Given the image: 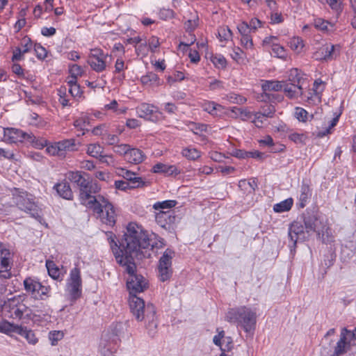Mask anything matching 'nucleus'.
<instances>
[{"label":"nucleus","instance_id":"obj_1","mask_svg":"<svg viewBox=\"0 0 356 356\" xmlns=\"http://www.w3.org/2000/svg\"><path fill=\"white\" fill-rule=\"evenodd\" d=\"M153 246L147 232L137 224H131L120 243V251L115 253L116 261L125 268L129 275L127 286L129 291L130 310L138 321H144L147 334L151 337L157 332L156 307L152 303L145 305L143 299L137 296L147 288V282L143 276L135 273V261L150 257Z\"/></svg>","mask_w":356,"mask_h":356},{"label":"nucleus","instance_id":"obj_2","mask_svg":"<svg viewBox=\"0 0 356 356\" xmlns=\"http://www.w3.org/2000/svg\"><path fill=\"white\" fill-rule=\"evenodd\" d=\"M66 177L79 187L81 203L92 209L103 223L114 226L116 214L113 204L104 196L93 195L100 191L99 184L93 182L90 176L82 171H69Z\"/></svg>","mask_w":356,"mask_h":356},{"label":"nucleus","instance_id":"obj_3","mask_svg":"<svg viewBox=\"0 0 356 356\" xmlns=\"http://www.w3.org/2000/svg\"><path fill=\"white\" fill-rule=\"evenodd\" d=\"M0 316L17 321H29L32 318V310L19 296H14L3 302L0 300Z\"/></svg>","mask_w":356,"mask_h":356},{"label":"nucleus","instance_id":"obj_4","mask_svg":"<svg viewBox=\"0 0 356 356\" xmlns=\"http://www.w3.org/2000/svg\"><path fill=\"white\" fill-rule=\"evenodd\" d=\"M301 222L307 232H315L317 237L323 243L332 241L330 227L318 216L313 209H307L300 216Z\"/></svg>","mask_w":356,"mask_h":356},{"label":"nucleus","instance_id":"obj_5","mask_svg":"<svg viewBox=\"0 0 356 356\" xmlns=\"http://www.w3.org/2000/svg\"><path fill=\"white\" fill-rule=\"evenodd\" d=\"M226 320L229 323H237L245 332L255 330L257 314L254 310L246 306L230 309L226 314Z\"/></svg>","mask_w":356,"mask_h":356},{"label":"nucleus","instance_id":"obj_6","mask_svg":"<svg viewBox=\"0 0 356 356\" xmlns=\"http://www.w3.org/2000/svg\"><path fill=\"white\" fill-rule=\"evenodd\" d=\"M12 195L13 202L20 210L37 220L41 218V210L35 204L31 194L23 189L14 188L12 190Z\"/></svg>","mask_w":356,"mask_h":356},{"label":"nucleus","instance_id":"obj_7","mask_svg":"<svg viewBox=\"0 0 356 356\" xmlns=\"http://www.w3.org/2000/svg\"><path fill=\"white\" fill-rule=\"evenodd\" d=\"M348 334H351L350 331L343 327L341 332L340 339L336 345L332 346L333 341H329L327 346L323 345L321 354L323 356H341L345 354L350 346V343L347 341Z\"/></svg>","mask_w":356,"mask_h":356},{"label":"nucleus","instance_id":"obj_8","mask_svg":"<svg viewBox=\"0 0 356 356\" xmlns=\"http://www.w3.org/2000/svg\"><path fill=\"white\" fill-rule=\"evenodd\" d=\"M310 234L306 232L301 221L295 220L289 225L288 236L289 239V247L291 252L296 251V244L308 240Z\"/></svg>","mask_w":356,"mask_h":356},{"label":"nucleus","instance_id":"obj_9","mask_svg":"<svg viewBox=\"0 0 356 356\" xmlns=\"http://www.w3.org/2000/svg\"><path fill=\"white\" fill-rule=\"evenodd\" d=\"M291 83L284 82L283 90L289 99H296L302 95L303 78L300 76L298 69L291 71L289 75Z\"/></svg>","mask_w":356,"mask_h":356},{"label":"nucleus","instance_id":"obj_10","mask_svg":"<svg viewBox=\"0 0 356 356\" xmlns=\"http://www.w3.org/2000/svg\"><path fill=\"white\" fill-rule=\"evenodd\" d=\"M174 255L175 252L172 250L168 248L163 252L159 261V277L161 282L170 280L172 275V259Z\"/></svg>","mask_w":356,"mask_h":356},{"label":"nucleus","instance_id":"obj_11","mask_svg":"<svg viewBox=\"0 0 356 356\" xmlns=\"http://www.w3.org/2000/svg\"><path fill=\"white\" fill-rule=\"evenodd\" d=\"M68 290L71 300L75 301L81 296L82 281L80 269L74 267L70 271Z\"/></svg>","mask_w":356,"mask_h":356},{"label":"nucleus","instance_id":"obj_12","mask_svg":"<svg viewBox=\"0 0 356 356\" xmlns=\"http://www.w3.org/2000/svg\"><path fill=\"white\" fill-rule=\"evenodd\" d=\"M5 141L9 143H18L32 141L33 135L15 128H6L3 130Z\"/></svg>","mask_w":356,"mask_h":356},{"label":"nucleus","instance_id":"obj_13","mask_svg":"<svg viewBox=\"0 0 356 356\" xmlns=\"http://www.w3.org/2000/svg\"><path fill=\"white\" fill-rule=\"evenodd\" d=\"M118 341H113L108 334H103L99 345V350L102 356H113L118 347Z\"/></svg>","mask_w":356,"mask_h":356},{"label":"nucleus","instance_id":"obj_14","mask_svg":"<svg viewBox=\"0 0 356 356\" xmlns=\"http://www.w3.org/2000/svg\"><path fill=\"white\" fill-rule=\"evenodd\" d=\"M136 112L138 117L147 120L155 122L159 119L158 109L152 104L143 103L136 108Z\"/></svg>","mask_w":356,"mask_h":356},{"label":"nucleus","instance_id":"obj_15","mask_svg":"<svg viewBox=\"0 0 356 356\" xmlns=\"http://www.w3.org/2000/svg\"><path fill=\"white\" fill-rule=\"evenodd\" d=\"M337 56L335 46L331 44H325L318 49L313 54V57L318 60H331Z\"/></svg>","mask_w":356,"mask_h":356},{"label":"nucleus","instance_id":"obj_16","mask_svg":"<svg viewBox=\"0 0 356 356\" xmlns=\"http://www.w3.org/2000/svg\"><path fill=\"white\" fill-rule=\"evenodd\" d=\"M12 265L13 259L10 250L0 242V272H10Z\"/></svg>","mask_w":356,"mask_h":356},{"label":"nucleus","instance_id":"obj_17","mask_svg":"<svg viewBox=\"0 0 356 356\" xmlns=\"http://www.w3.org/2000/svg\"><path fill=\"white\" fill-rule=\"evenodd\" d=\"M155 220L159 226L164 229H168L175 222L176 217L172 211H160L156 213Z\"/></svg>","mask_w":356,"mask_h":356},{"label":"nucleus","instance_id":"obj_18","mask_svg":"<svg viewBox=\"0 0 356 356\" xmlns=\"http://www.w3.org/2000/svg\"><path fill=\"white\" fill-rule=\"evenodd\" d=\"M118 173L127 181H131L133 188H138L145 185V182L143 179L140 177H136V174L130 170L120 168L118 169Z\"/></svg>","mask_w":356,"mask_h":356},{"label":"nucleus","instance_id":"obj_19","mask_svg":"<svg viewBox=\"0 0 356 356\" xmlns=\"http://www.w3.org/2000/svg\"><path fill=\"white\" fill-rule=\"evenodd\" d=\"M127 329L125 325L122 323H118L112 325L111 332L105 333L111 337L113 341L117 340L118 343L121 341L122 339H124L126 334Z\"/></svg>","mask_w":356,"mask_h":356},{"label":"nucleus","instance_id":"obj_20","mask_svg":"<svg viewBox=\"0 0 356 356\" xmlns=\"http://www.w3.org/2000/svg\"><path fill=\"white\" fill-rule=\"evenodd\" d=\"M24 286L25 291L35 298V296L39 293V289L41 287V283L32 277H26L24 280Z\"/></svg>","mask_w":356,"mask_h":356},{"label":"nucleus","instance_id":"obj_21","mask_svg":"<svg viewBox=\"0 0 356 356\" xmlns=\"http://www.w3.org/2000/svg\"><path fill=\"white\" fill-rule=\"evenodd\" d=\"M54 188L57 193L64 199H72L73 194L70 184L66 181H63L54 185Z\"/></svg>","mask_w":356,"mask_h":356},{"label":"nucleus","instance_id":"obj_22","mask_svg":"<svg viewBox=\"0 0 356 356\" xmlns=\"http://www.w3.org/2000/svg\"><path fill=\"white\" fill-rule=\"evenodd\" d=\"M154 173H163L165 175H177L179 172L177 168L173 165H165L162 163H158L153 166Z\"/></svg>","mask_w":356,"mask_h":356},{"label":"nucleus","instance_id":"obj_23","mask_svg":"<svg viewBox=\"0 0 356 356\" xmlns=\"http://www.w3.org/2000/svg\"><path fill=\"white\" fill-rule=\"evenodd\" d=\"M145 156L143 152L137 148H129L125 160L131 163H140L143 161Z\"/></svg>","mask_w":356,"mask_h":356},{"label":"nucleus","instance_id":"obj_24","mask_svg":"<svg viewBox=\"0 0 356 356\" xmlns=\"http://www.w3.org/2000/svg\"><path fill=\"white\" fill-rule=\"evenodd\" d=\"M312 195L311 190L309 186L302 182L300 186V193L299 195V207L300 208H304L310 199Z\"/></svg>","mask_w":356,"mask_h":356},{"label":"nucleus","instance_id":"obj_25","mask_svg":"<svg viewBox=\"0 0 356 356\" xmlns=\"http://www.w3.org/2000/svg\"><path fill=\"white\" fill-rule=\"evenodd\" d=\"M284 83V81H266L261 86L262 93L280 91L282 90Z\"/></svg>","mask_w":356,"mask_h":356},{"label":"nucleus","instance_id":"obj_26","mask_svg":"<svg viewBox=\"0 0 356 356\" xmlns=\"http://www.w3.org/2000/svg\"><path fill=\"white\" fill-rule=\"evenodd\" d=\"M20 327L21 325L4 320L0 322V332L6 334H17Z\"/></svg>","mask_w":356,"mask_h":356},{"label":"nucleus","instance_id":"obj_27","mask_svg":"<svg viewBox=\"0 0 356 356\" xmlns=\"http://www.w3.org/2000/svg\"><path fill=\"white\" fill-rule=\"evenodd\" d=\"M17 334L24 337L28 343L31 345H35L38 342V339L36 337L34 332L29 330L26 327L21 325Z\"/></svg>","mask_w":356,"mask_h":356},{"label":"nucleus","instance_id":"obj_28","mask_svg":"<svg viewBox=\"0 0 356 356\" xmlns=\"http://www.w3.org/2000/svg\"><path fill=\"white\" fill-rule=\"evenodd\" d=\"M87 153L94 158L99 159L101 161L105 157V155L103 154L104 148L99 144H90L88 146Z\"/></svg>","mask_w":356,"mask_h":356},{"label":"nucleus","instance_id":"obj_29","mask_svg":"<svg viewBox=\"0 0 356 356\" xmlns=\"http://www.w3.org/2000/svg\"><path fill=\"white\" fill-rule=\"evenodd\" d=\"M63 156H65L66 152H73L77 149V145L75 143V139H66L58 142Z\"/></svg>","mask_w":356,"mask_h":356},{"label":"nucleus","instance_id":"obj_30","mask_svg":"<svg viewBox=\"0 0 356 356\" xmlns=\"http://www.w3.org/2000/svg\"><path fill=\"white\" fill-rule=\"evenodd\" d=\"M293 204V200L292 198H287L279 203L274 204L273 211L275 213H282L285 211H289Z\"/></svg>","mask_w":356,"mask_h":356},{"label":"nucleus","instance_id":"obj_31","mask_svg":"<svg viewBox=\"0 0 356 356\" xmlns=\"http://www.w3.org/2000/svg\"><path fill=\"white\" fill-rule=\"evenodd\" d=\"M46 267L48 274L51 277L56 280H61L60 270L53 261L47 260L46 261Z\"/></svg>","mask_w":356,"mask_h":356},{"label":"nucleus","instance_id":"obj_32","mask_svg":"<svg viewBox=\"0 0 356 356\" xmlns=\"http://www.w3.org/2000/svg\"><path fill=\"white\" fill-rule=\"evenodd\" d=\"M260 98L262 102H269L275 104L281 102L284 99L283 95L280 94H273L270 92L261 93Z\"/></svg>","mask_w":356,"mask_h":356},{"label":"nucleus","instance_id":"obj_33","mask_svg":"<svg viewBox=\"0 0 356 356\" xmlns=\"http://www.w3.org/2000/svg\"><path fill=\"white\" fill-rule=\"evenodd\" d=\"M177 204V202L173 200H164L162 202H156L153 204L154 210L162 211L163 209H172Z\"/></svg>","mask_w":356,"mask_h":356},{"label":"nucleus","instance_id":"obj_34","mask_svg":"<svg viewBox=\"0 0 356 356\" xmlns=\"http://www.w3.org/2000/svg\"><path fill=\"white\" fill-rule=\"evenodd\" d=\"M182 155L189 160H196L200 157V152L195 148L186 147L182 149Z\"/></svg>","mask_w":356,"mask_h":356},{"label":"nucleus","instance_id":"obj_35","mask_svg":"<svg viewBox=\"0 0 356 356\" xmlns=\"http://www.w3.org/2000/svg\"><path fill=\"white\" fill-rule=\"evenodd\" d=\"M88 64L91 68L97 72H101L106 69V63L102 59H89Z\"/></svg>","mask_w":356,"mask_h":356},{"label":"nucleus","instance_id":"obj_36","mask_svg":"<svg viewBox=\"0 0 356 356\" xmlns=\"http://www.w3.org/2000/svg\"><path fill=\"white\" fill-rule=\"evenodd\" d=\"M141 82L145 84H153L156 83L157 85L159 84V79L155 73L151 72H148L146 75L143 76L141 77Z\"/></svg>","mask_w":356,"mask_h":356},{"label":"nucleus","instance_id":"obj_37","mask_svg":"<svg viewBox=\"0 0 356 356\" xmlns=\"http://www.w3.org/2000/svg\"><path fill=\"white\" fill-rule=\"evenodd\" d=\"M218 38L220 41H228L232 37V33L228 26H221L218 30Z\"/></svg>","mask_w":356,"mask_h":356},{"label":"nucleus","instance_id":"obj_38","mask_svg":"<svg viewBox=\"0 0 356 356\" xmlns=\"http://www.w3.org/2000/svg\"><path fill=\"white\" fill-rule=\"evenodd\" d=\"M222 108V106L213 102H207L204 105V110L213 115H218V111H220Z\"/></svg>","mask_w":356,"mask_h":356},{"label":"nucleus","instance_id":"obj_39","mask_svg":"<svg viewBox=\"0 0 356 356\" xmlns=\"http://www.w3.org/2000/svg\"><path fill=\"white\" fill-rule=\"evenodd\" d=\"M290 47L297 51L300 52L304 47L303 40L299 37H293L289 41Z\"/></svg>","mask_w":356,"mask_h":356},{"label":"nucleus","instance_id":"obj_40","mask_svg":"<svg viewBox=\"0 0 356 356\" xmlns=\"http://www.w3.org/2000/svg\"><path fill=\"white\" fill-rule=\"evenodd\" d=\"M51 288L49 286H44L41 284V287L39 289V293L35 296V299L44 300L49 298Z\"/></svg>","mask_w":356,"mask_h":356},{"label":"nucleus","instance_id":"obj_41","mask_svg":"<svg viewBox=\"0 0 356 356\" xmlns=\"http://www.w3.org/2000/svg\"><path fill=\"white\" fill-rule=\"evenodd\" d=\"M266 118H271L275 113V108L272 104L265 105L261 107V111L258 112Z\"/></svg>","mask_w":356,"mask_h":356},{"label":"nucleus","instance_id":"obj_42","mask_svg":"<svg viewBox=\"0 0 356 356\" xmlns=\"http://www.w3.org/2000/svg\"><path fill=\"white\" fill-rule=\"evenodd\" d=\"M259 144L261 145H265V146L269 147L270 148V151L271 152H280V150L283 149L282 148L276 149L274 147L273 140L272 137H270V136H266L264 139L260 140Z\"/></svg>","mask_w":356,"mask_h":356},{"label":"nucleus","instance_id":"obj_43","mask_svg":"<svg viewBox=\"0 0 356 356\" xmlns=\"http://www.w3.org/2000/svg\"><path fill=\"white\" fill-rule=\"evenodd\" d=\"M131 224H135V223L134 222L129 223V225L127 227L126 232H124V234L122 238H121V240L119 241V245H118L117 242L115 241V236L114 237L111 236L110 238H108L110 245H111V248L113 250V252H114L115 255L116 252L120 251V243H121L122 241L123 240V238L125 237V234L127 233L128 227H129V226Z\"/></svg>","mask_w":356,"mask_h":356},{"label":"nucleus","instance_id":"obj_44","mask_svg":"<svg viewBox=\"0 0 356 356\" xmlns=\"http://www.w3.org/2000/svg\"><path fill=\"white\" fill-rule=\"evenodd\" d=\"M64 337V334L60 331H51L49 333V339L51 341L52 346H56L58 341L61 340Z\"/></svg>","mask_w":356,"mask_h":356},{"label":"nucleus","instance_id":"obj_45","mask_svg":"<svg viewBox=\"0 0 356 356\" xmlns=\"http://www.w3.org/2000/svg\"><path fill=\"white\" fill-rule=\"evenodd\" d=\"M46 150L50 155L63 156V152H61L58 142L49 146H47Z\"/></svg>","mask_w":356,"mask_h":356},{"label":"nucleus","instance_id":"obj_46","mask_svg":"<svg viewBox=\"0 0 356 356\" xmlns=\"http://www.w3.org/2000/svg\"><path fill=\"white\" fill-rule=\"evenodd\" d=\"M211 60L213 65L218 68H223L226 66V59L222 55L212 56Z\"/></svg>","mask_w":356,"mask_h":356},{"label":"nucleus","instance_id":"obj_47","mask_svg":"<svg viewBox=\"0 0 356 356\" xmlns=\"http://www.w3.org/2000/svg\"><path fill=\"white\" fill-rule=\"evenodd\" d=\"M11 277V273L8 270L5 272H0V298H1V295L6 291V284L4 283V280L8 279ZM1 298H0V300Z\"/></svg>","mask_w":356,"mask_h":356},{"label":"nucleus","instance_id":"obj_48","mask_svg":"<svg viewBox=\"0 0 356 356\" xmlns=\"http://www.w3.org/2000/svg\"><path fill=\"white\" fill-rule=\"evenodd\" d=\"M33 49L38 59L43 60L47 57V50L40 44H34Z\"/></svg>","mask_w":356,"mask_h":356},{"label":"nucleus","instance_id":"obj_49","mask_svg":"<svg viewBox=\"0 0 356 356\" xmlns=\"http://www.w3.org/2000/svg\"><path fill=\"white\" fill-rule=\"evenodd\" d=\"M20 44L22 46V47H20L21 51L24 54L29 52L33 47L31 40L28 37L23 38Z\"/></svg>","mask_w":356,"mask_h":356},{"label":"nucleus","instance_id":"obj_50","mask_svg":"<svg viewBox=\"0 0 356 356\" xmlns=\"http://www.w3.org/2000/svg\"><path fill=\"white\" fill-rule=\"evenodd\" d=\"M272 51L277 58H284L286 57V51L282 46L273 43L272 45Z\"/></svg>","mask_w":356,"mask_h":356},{"label":"nucleus","instance_id":"obj_51","mask_svg":"<svg viewBox=\"0 0 356 356\" xmlns=\"http://www.w3.org/2000/svg\"><path fill=\"white\" fill-rule=\"evenodd\" d=\"M289 138L296 143H305L307 136L303 134L292 133L289 135Z\"/></svg>","mask_w":356,"mask_h":356},{"label":"nucleus","instance_id":"obj_52","mask_svg":"<svg viewBox=\"0 0 356 356\" xmlns=\"http://www.w3.org/2000/svg\"><path fill=\"white\" fill-rule=\"evenodd\" d=\"M115 186L117 189L121 191H126L129 188H134L132 187V184L131 181H124V180H117L115 181Z\"/></svg>","mask_w":356,"mask_h":356},{"label":"nucleus","instance_id":"obj_53","mask_svg":"<svg viewBox=\"0 0 356 356\" xmlns=\"http://www.w3.org/2000/svg\"><path fill=\"white\" fill-rule=\"evenodd\" d=\"M237 29L241 36L250 35V33L252 32L251 28H250L248 26V24L245 22L239 24L237 26Z\"/></svg>","mask_w":356,"mask_h":356},{"label":"nucleus","instance_id":"obj_54","mask_svg":"<svg viewBox=\"0 0 356 356\" xmlns=\"http://www.w3.org/2000/svg\"><path fill=\"white\" fill-rule=\"evenodd\" d=\"M129 148L130 146L126 144L118 145L114 147V152L120 155H124V159H126Z\"/></svg>","mask_w":356,"mask_h":356},{"label":"nucleus","instance_id":"obj_55","mask_svg":"<svg viewBox=\"0 0 356 356\" xmlns=\"http://www.w3.org/2000/svg\"><path fill=\"white\" fill-rule=\"evenodd\" d=\"M307 115L308 113L304 108L299 107L296 108L295 116L299 121L305 122Z\"/></svg>","mask_w":356,"mask_h":356},{"label":"nucleus","instance_id":"obj_56","mask_svg":"<svg viewBox=\"0 0 356 356\" xmlns=\"http://www.w3.org/2000/svg\"><path fill=\"white\" fill-rule=\"evenodd\" d=\"M254 118H252V122L257 127H261L264 122L266 121V118L264 117L260 113H254Z\"/></svg>","mask_w":356,"mask_h":356},{"label":"nucleus","instance_id":"obj_57","mask_svg":"<svg viewBox=\"0 0 356 356\" xmlns=\"http://www.w3.org/2000/svg\"><path fill=\"white\" fill-rule=\"evenodd\" d=\"M207 130V125L205 124H193L192 131L195 134L200 135L202 132H206Z\"/></svg>","mask_w":356,"mask_h":356},{"label":"nucleus","instance_id":"obj_58","mask_svg":"<svg viewBox=\"0 0 356 356\" xmlns=\"http://www.w3.org/2000/svg\"><path fill=\"white\" fill-rule=\"evenodd\" d=\"M36 148L42 149L44 147L47 146V140L44 139H37L34 136L32 141H29Z\"/></svg>","mask_w":356,"mask_h":356},{"label":"nucleus","instance_id":"obj_59","mask_svg":"<svg viewBox=\"0 0 356 356\" xmlns=\"http://www.w3.org/2000/svg\"><path fill=\"white\" fill-rule=\"evenodd\" d=\"M148 44L151 51L154 52L160 45L159 38L156 36L151 37L148 40Z\"/></svg>","mask_w":356,"mask_h":356},{"label":"nucleus","instance_id":"obj_60","mask_svg":"<svg viewBox=\"0 0 356 356\" xmlns=\"http://www.w3.org/2000/svg\"><path fill=\"white\" fill-rule=\"evenodd\" d=\"M314 24L316 29L321 31H325L327 29V25L329 24V22L322 19H315Z\"/></svg>","mask_w":356,"mask_h":356},{"label":"nucleus","instance_id":"obj_61","mask_svg":"<svg viewBox=\"0 0 356 356\" xmlns=\"http://www.w3.org/2000/svg\"><path fill=\"white\" fill-rule=\"evenodd\" d=\"M104 56L103 51L100 49H91L89 59H102Z\"/></svg>","mask_w":356,"mask_h":356},{"label":"nucleus","instance_id":"obj_62","mask_svg":"<svg viewBox=\"0 0 356 356\" xmlns=\"http://www.w3.org/2000/svg\"><path fill=\"white\" fill-rule=\"evenodd\" d=\"M68 92L74 97H80L82 93L79 84L71 86V87L68 88Z\"/></svg>","mask_w":356,"mask_h":356},{"label":"nucleus","instance_id":"obj_63","mask_svg":"<svg viewBox=\"0 0 356 356\" xmlns=\"http://www.w3.org/2000/svg\"><path fill=\"white\" fill-rule=\"evenodd\" d=\"M241 44L246 49L251 48L253 45L252 38L250 35L241 36Z\"/></svg>","mask_w":356,"mask_h":356},{"label":"nucleus","instance_id":"obj_64","mask_svg":"<svg viewBox=\"0 0 356 356\" xmlns=\"http://www.w3.org/2000/svg\"><path fill=\"white\" fill-rule=\"evenodd\" d=\"M231 155L238 159L247 158V151L240 149H234L231 152Z\"/></svg>","mask_w":356,"mask_h":356}]
</instances>
